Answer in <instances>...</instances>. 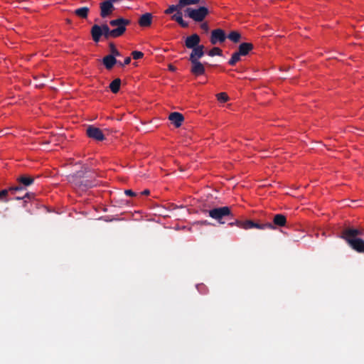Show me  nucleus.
Returning <instances> with one entry per match:
<instances>
[{
	"label": "nucleus",
	"mask_w": 364,
	"mask_h": 364,
	"mask_svg": "<svg viewBox=\"0 0 364 364\" xmlns=\"http://www.w3.org/2000/svg\"><path fill=\"white\" fill-rule=\"evenodd\" d=\"M88 173L87 168L82 167L81 170L68 176V181L77 191H87L97 186V182L92 176L87 175Z\"/></svg>",
	"instance_id": "obj_1"
},
{
	"label": "nucleus",
	"mask_w": 364,
	"mask_h": 364,
	"mask_svg": "<svg viewBox=\"0 0 364 364\" xmlns=\"http://www.w3.org/2000/svg\"><path fill=\"white\" fill-rule=\"evenodd\" d=\"M361 231L354 228H346L342 231L341 238L345 240L350 247L358 252H364V240L358 236Z\"/></svg>",
	"instance_id": "obj_2"
},
{
	"label": "nucleus",
	"mask_w": 364,
	"mask_h": 364,
	"mask_svg": "<svg viewBox=\"0 0 364 364\" xmlns=\"http://www.w3.org/2000/svg\"><path fill=\"white\" fill-rule=\"evenodd\" d=\"M209 216L213 219L217 220L220 224H224L225 222L223 219L227 220H232L234 219V215L231 212V209L228 206H223L215 208L208 211Z\"/></svg>",
	"instance_id": "obj_3"
},
{
	"label": "nucleus",
	"mask_w": 364,
	"mask_h": 364,
	"mask_svg": "<svg viewBox=\"0 0 364 364\" xmlns=\"http://www.w3.org/2000/svg\"><path fill=\"white\" fill-rule=\"evenodd\" d=\"M210 11L206 5H200L197 9L186 8L184 15L196 22H202L209 14Z\"/></svg>",
	"instance_id": "obj_4"
},
{
	"label": "nucleus",
	"mask_w": 364,
	"mask_h": 364,
	"mask_svg": "<svg viewBox=\"0 0 364 364\" xmlns=\"http://www.w3.org/2000/svg\"><path fill=\"white\" fill-rule=\"evenodd\" d=\"M173 12L176 13L171 16V19L177 22L182 28H188V23L183 19V13L178 2L176 4L170 5L164 11L166 15L172 14Z\"/></svg>",
	"instance_id": "obj_5"
},
{
	"label": "nucleus",
	"mask_w": 364,
	"mask_h": 364,
	"mask_svg": "<svg viewBox=\"0 0 364 364\" xmlns=\"http://www.w3.org/2000/svg\"><path fill=\"white\" fill-rule=\"evenodd\" d=\"M16 181L18 185L10 187L12 194L17 191H23L26 187L31 186L34 183V177L27 174H22L17 177Z\"/></svg>",
	"instance_id": "obj_6"
},
{
	"label": "nucleus",
	"mask_w": 364,
	"mask_h": 364,
	"mask_svg": "<svg viewBox=\"0 0 364 364\" xmlns=\"http://www.w3.org/2000/svg\"><path fill=\"white\" fill-rule=\"evenodd\" d=\"M130 24V20L122 17L109 21V25L112 27H115L114 29H119V31L116 34L117 38L122 36L127 30L126 27Z\"/></svg>",
	"instance_id": "obj_7"
},
{
	"label": "nucleus",
	"mask_w": 364,
	"mask_h": 364,
	"mask_svg": "<svg viewBox=\"0 0 364 364\" xmlns=\"http://www.w3.org/2000/svg\"><path fill=\"white\" fill-rule=\"evenodd\" d=\"M86 134L87 136L96 141H103L105 139V135L102 130L93 125H90L87 128Z\"/></svg>",
	"instance_id": "obj_8"
},
{
	"label": "nucleus",
	"mask_w": 364,
	"mask_h": 364,
	"mask_svg": "<svg viewBox=\"0 0 364 364\" xmlns=\"http://www.w3.org/2000/svg\"><path fill=\"white\" fill-rule=\"evenodd\" d=\"M227 38V36L224 30L221 28L214 29L211 31V36L210 41L211 44L215 45L217 43H222L225 42Z\"/></svg>",
	"instance_id": "obj_9"
},
{
	"label": "nucleus",
	"mask_w": 364,
	"mask_h": 364,
	"mask_svg": "<svg viewBox=\"0 0 364 364\" xmlns=\"http://www.w3.org/2000/svg\"><path fill=\"white\" fill-rule=\"evenodd\" d=\"M100 16L102 18H106L111 15L114 10V6L109 1L104 0L100 4Z\"/></svg>",
	"instance_id": "obj_10"
},
{
	"label": "nucleus",
	"mask_w": 364,
	"mask_h": 364,
	"mask_svg": "<svg viewBox=\"0 0 364 364\" xmlns=\"http://www.w3.org/2000/svg\"><path fill=\"white\" fill-rule=\"evenodd\" d=\"M200 38L197 33H193L185 39V46L188 49H192L199 46Z\"/></svg>",
	"instance_id": "obj_11"
},
{
	"label": "nucleus",
	"mask_w": 364,
	"mask_h": 364,
	"mask_svg": "<svg viewBox=\"0 0 364 364\" xmlns=\"http://www.w3.org/2000/svg\"><path fill=\"white\" fill-rule=\"evenodd\" d=\"M190 62L191 63V72L193 75L199 76L205 73V67L199 60H190Z\"/></svg>",
	"instance_id": "obj_12"
},
{
	"label": "nucleus",
	"mask_w": 364,
	"mask_h": 364,
	"mask_svg": "<svg viewBox=\"0 0 364 364\" xmlns=\"http://www.w3.org/2000/svg\"><path fill=\"white\" fill-rule=\"evenodd\" d=\"M245 229H251V228H257V229H271L274 230V228L273 227V225L271 223H267L264 224H259L255 223L252 220H245Z\"/></svg>",
	"instance_id": "obj_13"
},
{
	"label": "nucleus",
	"mask_w": 364,
	"mask_h": 364,
	"mask_svg": "<svg viewBox=\"0 0 364 364\" xmlns=\"http://www.w3.org/2000/svg\"><path fill=\"white\" fill-rule=\"evenodd\" d=\"M204 49L205 47L203 45H200L198 47L192 48L188 60H199L205 54Z\"/></svg>",
	"instance_id": "obj_14"
},
{
	"label": "nucleus",
	"mask_w": 364,
	"mask_h": 364,
	"mask_svg": "<svg viewBox=\"0 0 364 364\" xmlns=\"http://www.w3.org/2000/svg\"><path fill=\"white\" fill-rule=\"evenodd\" d=\"M168 119L176 127H180L184 121V117L182 114L174 112H171L168 116Z\"/></svg>",
	"instance_id": "obj_15"
},
{
	"label": "nucleus",
	"mask_w": 364,
	"mask_h": 364,
	"mask_svg": "<svg viewBox=\"0 0 364 364\" xmlns=\"http://www.w3.org/2000/svg\"><path fill=\"white\" fill-rule=\"evenodd\" d=\"M102 27V36L105 39H109V38H117L116 34L119 31V29H110L107 24H102L101 25Z\"/></svg>",
	"instance_id": "obj_16"
},
{
	"label": "nucleus",
	"mask_w": 364,
	"mask_h": 364,
	"mask_svg": "<svg viewBox=\"0 0 364 364\" xmlns=\"http://www.w3.org/2000/svg\"><path fill=\"white\" fill-rule=\"evenodd\" d=\"M152 18L151 13H145L139 17L138 23L141 27H149L152 23Z\"/></svg>",
	"instance_id": "obj_17"
},
{
	"label": "nucleus",
	"mask_w": 364,
	"mask_h": 364,
	"mask_svg": "<svg viewBox=\"0 0 364 364\" xmlns=\"http://www.w3.org/2000/svg\"><path fill=\"white\" fill-rule=\"evenodd\" d=\"M90 33L92 38L94 42H100L101 37L102 36V27L97 24H95L91 28Z\"/></svg>",
	"instance_id": "obj_18"
},
{
	"label": "nucleus",
	"mask_w": 364,
	"mask_h": 364,
	"mask_svg": "<svg viewBox=\"0 0 364 364\" xmlns=\"http://www.w3.org/2000/svg\"><path fill=\"white\" fill-rule=\"evenodd\" d=\"M179 6H181V10L183 8H188V6L191 5H207L206 0H178Z\"/></svg>",
	"instance_id": "obj_19"
},
{
	"label": "nucleus",
	"mask_w": 364,
	"mask_h": 364,
	"mask_svg": "<svg viewBox=\"0 0 364 364\" xmlns=\"http://www.w3.org/2000/svg\"><path fill=\"white\" fill-rule=\"evenodd\" d=\"M118 60L112 55H107L102 58V63L107 70H111Z\"/></svg>",
	"instance_id": "obj_20"
},
{
	"label": "nucleus",
	"mask_w": 364,
	"mask_h": 364,
	"mask_svg": "<svg viewBox=\"0 0 364 364\" xmlns=\"http://www.w3.org/2000/svg\"><path fill=\"white\" fill-rule=\"evenodd\" d=\"M253 49V45L251 43H242L238 47L237 51L242 56L247 55L250 51Z\"/></svg>",
	"instance_id": "obj_21"
},
{
	"label": "nucleus",
	"mask_w": 364,
	"mask_h": 364,
	"mask_svg": "<svg viewBox=\"0 0 364 364\" xmlns=\"http://www.w3.org/2000/svg\"><path fill=\"white\" fill-rule=\"evenodd\" d=\"M286 223H287V218H286L285 215H284L282 214H276L273 217V223H272V224L273 225V227L275 228L274 226H279V227L284 226Z\"/></svg>",
	"instance_id": "obj_22"
},
{
	"label": "nucleus",
	"mask_w": 364,
	"mask_h": 364,
	"mask_svg": "<svg viewBox=\"0 0 364 364\" xmlns=\"http://www.w3.org/2000/svg\"><path fill=\"white\" fill-rule=\"evenodd\" d=\"M90 9L87 6L80 7L74 11V14L80 18H86L88 16Z\"/></svg>",
	"instance_id": "obj_23"
},
{
	"label": "nucleus",
	"mask_w": 364,
	"mask_h": 364,
	"mask_svg": "<svg viewBox=\"0 0 364 364\" xmlns=\"http://www.w3.org/2000/svg\"><path fill=\"white\" fill-rule=\"evenodd\" d=\"M121 85V80L119 78L114 79L109 85V88L113 93H117Z\"/></svg>",
	"instance_id": "obj_24"
},
{
	"label": "nucleus",
	"mask_w": 364,
	"mask_h": 364,
	"mask_svg": "<svg viewBox=\"0 0 364 364\" xmlns=\"http://www.w3.org/2000/svg\"><path fill=\"white\" fill-rule=\"evenodd\" d=\"M227 38L234 43H238L241 39V35L238 31H232L227 36Z\"/></svg>",
	"instance_id": "obj_25"
},
{
	"label": "nucleus",
	"mask_w": 364,
	"mask_h": 364,
	"mask_svg": "<svg viewBox=\"0 0 364 364\" xmlns=\"http://www.w3.org/2000/svg\"><path fill=\"white\" fill-rule=\"evenodd\" d=\"M241 56L242 55L240 54L238 51L232 53L230 59L229 60L228 64L231 66L235 65L237 62L240 60Z\"/></svg>",
	"instance_id": "obj_26"
},
{
	"label": "nucleus",
	"mask_w": 364,
	"mask_h": 364,
	"mask_svg": "<svg viewBox=\"0 0 364 364\" xmlns=\"http://www.w3.org/2000/svg\"><path fill=\"white\" fill-rule=\"evenodd\" d=\"M223 54V50L218 47H214L211 50H210L208 53L209 56L213 57L215 55L221 56Z\"/></svg>",
	"instance_id": "obj_27"
},
{
	"label": "nucleus",
	"mask_w": 364,
	"mask_h": 364,
	"mask_svg": "<svg viewBox=\"0 0 364 364\" xmlns=\"http://www.w3.org/2000/svg\"><path fill=\"white\" fill-rule=\"evenodd\" d=\"M11 193L10 187L6 189H4L0 191L1 197L3 198V202H8L10 199L8 198L9 193Z\"/></svg>",
	"instance_id": "obj_28"
},
{
	"label": "nucleus",
	"mask_w": 364,
	"mask_h": 364,
	"mask_svg": "<svg viewBox=\"0 0 364 364\" xmlns=\"http://www.w3.org/2000/svg\"><path fill=\"white\" fill-rule=\"evenodd\" d=\"M229 225L230 226L236 225L240 228L245 229V221H241V220L235 219L234 221L230 222Z\"/></svg>",
	"instance_id": "obj_29"
},
{
	"label": "nucleus",
	"mask_w": 364,
	"mask_h": 364,
	"mask_svg": "<svg viewBox=\"0 0 364 364\" xmlns=\"http://www.w3.org/2000/svg\"><path fill=\"white\" fill-rule=\"evenodd\" d=\"M109 49H110V52H111L110 55H112L114 57L120 56L121 55V53L116 48V47H115V46H114V44L113 43H109Z\"/></svg>",
	"instance_id": "obj_30"
},
{
	"label": "nucleus",
	"mask_w": 364,
	"mask_h": 364,
	"mask_svg": "<svg viewBox=\"0 0 364 364\" xmlns=\"http://www.w3.org/2000/svg\"><path fill=\"white\" fill-rule=\"evenodd\" d=\"M217 99L220 102H226L229 100V97L225 92H220L217 95Z\"/></svg>",
	"instance_id": "obj_31"
},
{
	"label": "nucleus",
	"mask_w": 364,
	"mask_h": 364,
	"mask_svg": "<svg viewBox=\"0 0 364 364\" xmlns=\"http://www.w3.org/2000/svg\"><path fill=\"white\" fill-rule=\"evenodd\" d=\"M132 56L134 60H139L143 58L144 53L141 51L134 50L132 53Z\"/></svg>",
	"instance_id": "obj_32"
},
{
	"label": "nucleus",
	"mask_w": 364,
	"mask_h": 364,
	"mask_svg": "<svg viewBox=\"0 0 364 364\" xmlns=\"http://www.w3.org/2000/svg\"><path fill=\"white\" fill-rule=\"evenodd\" d=\"M33 193H26L22 197H20V196H17L15 198L16 200H21V199H25V198H31V197H33Z\"/></svg>",
	"instance_id": "obj_33"
},
{
	"label": "nucleus",
	"mask_w": 364,
	"mask_h": 364,
	"mask_svg": "<svg viewBox=\"0 0 364 364\" xmlns=\"http://www.w3.org/2000/svg\"><path fill=\"white\" fill-rule=\"evenodd\" d=\"M200 28L205 32H208L209 31V26L206 22L203 23L200 25Z\"/></svg>",
	"instance_id": "obj_34"
},
{
	"label": "nucleus",
	"mask_w": 364,
	"mask_h": 364,
	"mask_svg": "<svg viewBox=\"0 0 364 364\" xmlns=\"http://www.w3.org/2000/svg\"><path fill=\"white\" fill-rule=\"evenodd\" d=\"M124 193L127 196H131V197H133V196H136V193L134 191H132V190H129V189L125 190Z\"/></svg>",
	"instance_id": "obj_35"
},
{
	"label": "nucleus",
	"mask_w": 364,
	"mask_h": 364,
	"mask_svg": "<svg viewBox=\"0 0 364 364\" xmlns=\"http://www.w3.org/2000/svg\"><path fill=\"white\" fill-rule=\"evenodd\" d=\"M130 63H131V58L130 57H127L124 59V65H129Z\"/></svg>",
	"instance_id": "obj_36"
},
{
	"label": "nucleus",
	"mask_w": 364,
	"mask_h": 364,
	"mask_svg": "<svg viewBox=\"0 0 364 364\" xmlns=\"http://www.w3.org/2000/svg\"><path fill=\"white\" fill-rule=\"evenodd\" d=\"M149 193H150V191L148 189H146L141 193V195H145V196H148V195H149Z\"/></svg>",
	"instance_id": "obj_37"
},
{
	"label": "nucleus",
	"mask_w": 364,
	"mask_h": 364,
	"mask_svg": "<svg viewBox=\"0 0 364 364\" xmlns=\"http://www.w3.org/2000/svg\"><path fill=\"white\" fill-rule=\"evenodd\" d=\"M168 69L171 71H175L176 70V68L173 65H168Z\"/></svg>",
	"instance_id": "obj_38"
},
{
	"label": "nucleus",
	"mask_w": 364,
	"mask_h": 364,
	"mask_svg": "<svg viewBox=\"0 0 364 364\" xmlns=\"http://www.w3.org/2000/svg\"><path fill=\"white\" fill-rule=\"evenodd\" d=\"M117 64H118L119 66H122V67H123V66H124V65H125L124 63H122V62H120V61H118V63H117Z\"/></svg>",
	"instance_id": "obj_39"
},
{
	"label": "nucleus",
	"mask_w": 364,
	"mask_h": 364,
	"mask_svg": "<svg viewBox=\"0 0 364 364\" xmlns=\"http://www.w3.org/2000/svg\"><path fill=\"white\" fill-rule=\"evenodd\" d=\"M67 23H70L71 21L70 19H67Z\"/></svg>",
	"instance_id": "obj_40"
}]
</instances>
